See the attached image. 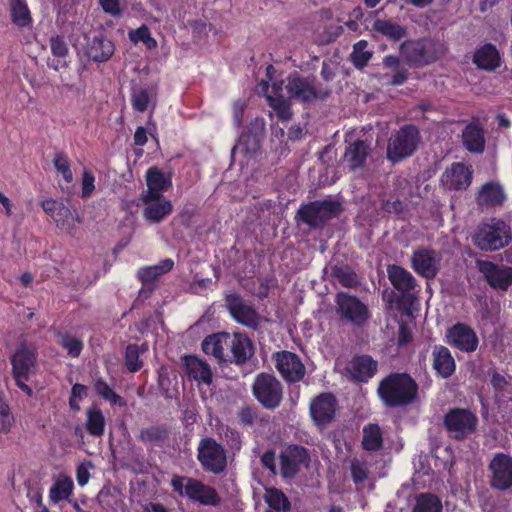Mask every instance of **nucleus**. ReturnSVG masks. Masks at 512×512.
Instances as JSON below:
<instances>
[{"label":"nucleus","instance_id":"nucleus-46","mask_svg":"<svg viewBox=\"0 0 512 512\" xmlns=\"http://www.w3.org/2000/svg\"><path fill=\"white\" fill-rule=\"evenodd\" d=\"M94 389L99 396L110 403L120 407L126 406V401L116 394L104 380L97 379L94 383Z\"/></svg>","mask_w":512,"mask_h":512},{"label":"nucleus","instance_id":"nucleus-39","mask_svg":"<svg viewBox=\"0 0 512 512\" xmlns=\"http://www.w3.org/2000/svg\"><path fill=\"white\" fill-rule=\"evenodd\" d=\"M504 200L502 188L496 184H485L479 192L477 201L479 205H499Z\"/></svg>","mask_w":512,"mask_h":512},{"label":"nucleus","instance_id":"nucleus-18","mask_svg":"<svg viewBox=\"0 0 512 512\" xmlns=\"http://www.w3.org/2000/svg\"><path fill=\"white\" fill-rule=\"evenodd\" d=\"M230 333L218 332L208 335L202 341L201 347L205 354L212 355L219 364L228 362Z\"/></svg>","mask_w":512,"mask_h":512},{"label":"nucleus","instance_id":"nucleus-16","mask_svg":"<svg viewBox=\"0 0 512 512\" xmlns=\"http://www.w3.org/2000/svg\"><path fill=\"white\" fill-rule=\"evenodd\" d=\"M337 409V400L331 393H322L310 404V414L318 426H325L332 422Z\"/></svg>","mask_w":512,"mask_h":512},{"label":"nucleus","instance_id":"nucleus-61","mask_svg":"<svg viewBox=\"0 0 512 512\" xmlns=\"http://www.w3.org/2000/svg\"><path fill=\"white\" fill-rule=\"evenodd\" d=\"M103 10L111 15L120 14V3L119 0H99Z\"/></svg>","mask_w":512,"mask_h":512},{"label":"nucleus","instance_id":"nucleus-59","mask_svg":"<svg viewBox=\"0 0 512 512\" xmlns=\"http://www.w3.org/2000/svg\"><path fill=\"white\" fill-rule=\"evenodd\" d=\"M72 218V214L70 209L65 206L63 203L59 204V207H57V210L53 216V219L55 220L58 227H64L66 225V222Z\"/></svg>","mask_w":512,"mask_h":512},{"label":"nucleus","instance_id":"nucleus-45","mask_svg":"<svg viewBox=\"0 0 512 512\" xmlns=\"http://www.w3.org/2000/svg\"><path fill=\"white\" fill-rule=\"evenodd\" d=\"M368 42L360 40L353 45V52L351 53V61L356 68H364L372 57V52L367 50Z\"/></svg>","mask_w":512,"mask_h":512},{"label":"nucleus","instance_id":"nucleus-62","mask_svg":"<svg viewBox=\"0 0 512 512\" xmlns=\"http://www.w3.org/2000/svg\"><path fill=\"white\" fill-rule=\"evenodd\" d=\"M381 209L388 213H400L403 210V203L399 200H385L381 204Z\"/></svg>","mask_w":512,"mask_h":512},{"label":"nucleus","instance_id":"nucleus-48","mask_svg":"<svg viewBox=\"0 0 512 512\" xmlns=\"http://www.w3.org/2000/svg\"><path fill=\"white\" fill-rule=\"evenodd\" d=\"M363 433V448H380L382 446V433L378 425L370 424L364 428Z\"/></svg>","mask_w":512,"mask_h":512},{"label":"nucleus","instance_id":"nucleus-9","mask_svg":"<svg viewBox=\"0 0 512 512\" xmlns=\"http://www.w3.org/2000/svg\"><path fill=\"white\" fill-rule=\"evenodd\" d=\"M335 313L341 321L361 327L369 319L370 313L366 304L357 296L339 291L335 294Z\"/></svg>","mask_w":512,"mask_h":512},{"label":"nucleus","instance_id":"nucleus-6","mask_svg":"<svg viewBox=\"0 0 512 512\" xmlns=\"http://www.w3.org/2000/svg\"><path fill=\"white\" fill-rule=\"evenodd\" d=\"M444 53V46L431 39L410 40L400 45L402 60L408 65L415 67H421L434 62Z\"/></svg>","mask_w":512,"mask_h":512},{"label":"nucleus","instance_id":"nucleus-8","mask_svg":"<svg viewBox=\"0 0 512 512\" xmlns=\"http://www.w3.org/2000/svg\"><path fill=\"white\" fill-rule=\"evenodd\" d=\"M420 142L419 130L414 125H405L391 135L387 145V158L399 162L411 156Z\"/></svg>","mask_w":512,"mask_h":512},{"label":"nucleus","instance_id":"nucleus-35","mask_svg":"<svg viewBox=\"0 0 512 512\" xmlns=\"http://www.w3.org/2000/svg\"><path fill=\"white\" fill-rule=\"evenodd\" d=\"M173 266L174 261L172 259H164L158 265L141 268L138 271V277L143 284H154L158 277L171 271Z\"/></svg>","mask_w":512,"mask_h":512},{"label":"nucleus","instance_id":"nucleus-15","mask_svg":"<svg viewBox=\"0 0 512 512\" xmlns=\"http://www.w3.org/2000/svg\"><path fill=\"white\" fill-rule=\"evenodd\" d=\"M489 469L492 472L490 484L498 490H507L512 487V457L497 453L490 462Z\"/></svg>","mask_w":512,"mask_h":512},{"label":"nucleus","instance_id":"nucleus-38","mask_svg":"<svg viewBox=\"0 0 512 512\" xmlns=\"http://www.w3.org/2000/svg\"><path fill=\"white\" fill-rule=\"evenodd\" d=\"M74 484L70 477L64 476L58 478L49 491V499L53 503L62 500H69L73 492Z\"/></svg>","mask_w":512,"mask_h":512},{"label":"nucleus","instance_id":"nucleus-21","mask_svg":"<svg viewBox=\"0 0 512 512\" xmlns=\"http://www.w3.org/2000/svg\"><path fill=\"white\" fill-rule=\"evenodd\" d=\"M114 50L115 47L111 40L103 35H97L87 39L85 54L94 62H106L111 58Z\"/></svg>","mask_w":512,"mask_h":512},{"label":"nucleus","instance_id":"nucleus-36","mask_svg":"<svg viewBox=\"0 0 512 512\" xmlns=\"http://www.w3.org/2000/svg\"><path fill=\"white\" fill-rule=\"evenodd\" d=\"M169 429L166 425H152L141 429L139 438L146 444L162 446L168 439Z\"/></svg>","mask_w":512,"mask_h":512},{"label":"nucleus","instance_id":"nucleus-47","mask_svg":"<svg viewBox=\"0 0 512 512\" xmlns=\"http://www.w3.org/2000/svg\"><path fill=\"white\" fill-rule=\"evenodd\" d=\"M155 95L156 92L154 88L135 89L132 93V105L137 111L144 112Z\"/></svg>","mask_w":512,"mask_h":512},{"label":"nucleus","instance_id":"nucleus-17","mask_svg":"<svg viewBox=\"0 0 512 512\" xmlns=\"http://www.w3.org/2000/svg\"><path fill=\"white\" fill-rule=\"evenodd\" d=\"M254 353V344L245 333L230 334L228 362L244 365L254 356Z\"/></svg>","mask_w":512,"mask_h":512},{"label":"nucleus","instance_id":"nucleus-64","mask_svg":"<svg viewBox=\"0 0 512 512\" xmlns=\"http://www.w3.org/2000/svg\"><path fill=\"white\" fill-rule=\"evenodd\" d=\"M491 384L496 390L501 391L507 385V381L500 373L494 372L491 377Z\"/></svg>","mask_w":512,"mask_h":512},{"label":"nucleus","instance_id":"nucleus-26","mask_svg":"<svg viewBox=\"0 0 512 512\" xmlns=\"http://www.w3.org/2000/svg\"><path fill=\"white\" fill-rule=\"evenodd\" d=\"M184 366L190 379L208 385L211 384L213 374L210 365L206 361L189 355L184 358Z\"/></svg>","mask_w":512,"mask_h":512},{"label":"nucleus","instance_id":"nucleus-2","mask_svg":"<svg viewBox=\"0 0 512 512\" xmlns=\"http://www.w3.org/2000/svg\"><path fill=\"white\" fill-rule=\"evenodd\" d=\"M418 384L407 373H391L379 383L377 392L386 407H405L418 400Z\"/></svg>","mask_w":512,"mask_h":512},{"label":"nucleus","instance_id":"nucleus-4","mask_svg":"<svg viewBox=\"0 0 512 512\" xmlns=\"http://www.w3.org/2000/svg\"><path fill=\"white\" fill-rule=\"evenodd\" d=\"M37 355L34 345L21 341L10 358L15 383L28 396H32L33 392L26 382L34 374Z\"/></svg>","mask_w":512,"mask_h":512},{"label":"nucleus","instance_id":"nucleus-55","mask_svg":"<svg viewBox=\"0 0 512 512\" xmlns=\"http://www.w3.org/2000/svg\"><path fill=\"white\" fill-rule=\"evenodd\" d=\"M402 295L398 298L397 304L398 308L402 313H405L406 315L411 314V307L413 303L416 301V297L414 294L409 292H401Z\"/></svg>","mask_w":512,"mask_h":512},{"label":"nucleus","instance_id":"nucleus-7","mask_svg":"<svg viewBox=\"0 0 512 512\" xmlns=\"http://www.w3.org/2000/svg\"><path fill=\"white\" fill-rule=\"evenodd\" d=\"M255 399L267 410H274L281 405L284 391L279 379L270 373H260L252 384Z\"/></svg>","mask_w":512,"mask_h":512},{"label":"nucleus","instance_id":"nucleus-27","mask_svg":"<svg viewBox=\"0 0 512 512\" xmlns=\"http://www.w3.org/2000/svg\"><path fill=\"white\" fill-rule=\"evenodd\" d=\"M226 450H198V460L203 469L214 474H220L227 466Z\"/></svg>","mask_w":512,"mask_h":512},{"label":"nucleus","instance_id":"nucleus-32","mask_svg":"<svg viewBox=\"0 0 512 512\" xmlns=\"http://www.w3.org/2000/svg\"><path fill=\"white\" fill-rule=\"evenodd\" d=\"M433 367L443 378L450 377L455 371V361L448 348L435 346Z\"/></svg>","mask_w":512,"mask_h":512},{"label":"nucleus","instance_id":"nucleus-22","mask_svg":"<svg viewBox=\"0 0 512 512\" xmlns=\"http://www.w3.org/2000/svg\"><path fill=\"white\" fill-rule=\"evenodd\" d=\"M308 450H284L280 455L281 472L284 477L292 478L300 470V465L308 466Z\"/></svg>","mask_w":512,"mask_h":512},{"label":"nucleus","instance_id":"nucleus-53","mask_svg":"<svg viewBox=\"0 0 512 512\" xmlns=\"http://www.w3.org/2000/svg\"><path fill=\"white\" fill-rule=\"evenodd\" d=\"M351 477L355 484L363 483L368 477V469L364 462L357 459L351 462Z\"/></svg>","mask_w":512,"mask_h":512},{"label":"nucleus","instance_id":"nucleus-31","mask_svg":"<svg viewBox=\"0 0 512 512\" xmlns=\"http://www.w3.org/2000/svg\"><path fill=\"white\" fill-rule=\"evenodd\" d=\"M462 139L468 151L473 153H482L484 151V131L479 125L475 123L467 125L462 133Z\"/></svg>","mask_w":512,"mask_h":512},{"label":"nucleus","instance_id":"nucleus-44","mask_svg":"<svg viewBox=\"0 0 512 512\" xmlns=\"http://www.w3.org/2000/svg\"><path fill=\"white\" fill-rule=\"evenodd\" d=\"M12 21L20 27L31 23L30 11L25 0H10Z\"/></svg>","mask_w":512,"mask_h":512},{"label":"nucleus","instance_id":"nucleus-42","mask_svg":"<svg viewBox=\"0 0 512 512\" xmlns=\"http://www.w3.org/2000/svg\"><path fill=\"white\" fill-rule=\"evenodd\" d=\"M265 501L273 510L288 512L291 509V503L288 497L277 488L266 490Z\"/></svg>","mask_w":512,"mask_h":512},{"label":"nucleus","instance_id":"nucleus-41","mask_svg":"<svg viewBox=\"0 0 512 512\" xmlns=\"http://www.w3.org/2000/svg\"><path fill=\"white\" fill-rule=\"evenodd\" d=\"M471 183V172L462 163L452 165L449 187L454 190L466 189Z\"/></svg>","mask_w":512,"mask_h":512},{"label":"nucleus","instance_id":"nucleus-58","mask_svg":"<svg viewBox=\"0 0 512 512\" xmlns=\"http://www.w3.org/2000/svg\"><path fill=\"white\" fill-rule=\"evenodd\" d=\"M12 421L13 416L10 413L8 405L0 400V430L8 431Z\"/></svg>","mask_w":512,"mask_h":512},{"label":"nucleus","instance_id":"nucleus-54","mask_svg":"<svg viewBox=\"0 0 512 512\" xmlns=\"http://www.w3.org/2000/svg\"><path fill=\"white\" fill-rule=\"evenodd\" d=\"M90 468H93L91 461H84L77 466L76 480L79 486L83 487L88 483L90 479Z\"/></svg>","mask_w":512,"mask_h":512},{"label":"nucleus","instance_id":"nucleus-33","mask_svg":"<svg viewBox=\"0 0 512 512\" xmlns=\"http://www.w3.org/2000/svg\"><path fill=\"white\" fill-rule=\"evenodd\" d=\"M372 29L392 41H399L407 36V29L389 19H376Z\"/></svg>","mask_w":512,"mask_h":512},{"label":"nucleus","instance_id":"nucleus-13","mask_svg":"<svg viewBox=\"0 0 512 512\" xmlns=\"http://www.w3.org/2000/svg\"><path fill=\"white\" fill-rule=\"evenodd\" d=\"M278 372L288 383H296L305 376V366L299 356L290 351H280L273 355Z\"/></svg>","mask_w":512,"mask_h":512},{"label":"nucleus","instance_id":"nucleus-19","mask_svg":"<svg viewBox=\"0 0 512 512\" xmlns=\"http://www.w3.org/2000/svg\"><path fill=\"white\" fill-rule=\"evenodd\" d=\"M412 265L418 274L433 278L439 270L440 257L434 250L420 249L413 253Z\"/></svg>","mask_w":512,"mask_h":512},{"label":"nucleus","instance_id":"nucleus-52","mask_svg":"<svg viewBox=\"0 0 512 512\" xmlns=\"http://www.w3.org/2000/svg\"><path fill=\"white\" fill-rule=\"evenodd\" d=\"M130 40L134 43L143 42L148 49L156 47V41L151 37L147 26L143 25L135 31L130 32Z\"/></svg>","mask_w":512,"mask_h":512},{"label":"nucleus","instance_id":"nucleus-14","mask_svg":"<svg viewBox=\"0 0 512 512\" xmlns=\"http://www.w3.org/2000/svg\"><path fill=\"white\" fill-rule=\"evenodd\" d=\"M477 267L494 289L507 291L512 285V267L482 260L477 261Z\"/></svg>","mask_w":512,"mask_h":512},{"label":"nucleus","instance_id":"nucleus-60","mask_svg":"<svg viewBox=\"0 0 512 512\" xmlns=\"http://www.w3.org/2000/svg\"><path fill=\"white\" fill-rule=\"evenodd\" d=\"M82 196L88 197L94 190V176L89 171H84L82 179Z\"/></svg>","mask_w":512,"mask_h":512},{"label":"nucleus","instance_id":"nucleus-28","mask_svg":"<svg viewBox=\"0 0 512 512\" xmlns=\"http://www.w3.org/2000/svg\"><path fill=\"white\" fill-rule=\"evenodd\" d=\"M377 366V362L370 356L362 355L355 357L347 369L355 380L365 382L376 373Z\"/></svg>","mask_w":512,"mask_h":512},{"label":"nucleus","instance_id":"nucleus-37","mask_svg":"<svg viewBox=\"0 0 512 512\" xmlns=\"http://www.w3.org/2000/svg\"><path fill=\"white\" fill-rule=\"evenodd\" d=\"M441 499L430 492H423L415 497V505L412 512H442Z\"/></svg>","mask_w":512,"mask_h":512},{"label":"nucleus","instance_id":"nucleus-40","mask_svg":"<svg viewBox=\"0 0 512 512\" xmlns=\"http://www.w3.org/2000/svg\"><path fill=\"white\" fill-rule=\"evenodd\" d=\"M385 68L391 69L394 72L393 77L388 82L391 86H398L403 84L408 79V70L401 65V59L397 56H386L383 59Z\"/></svg>","mask_w":512,"mask_h":512},{"label":"nucleus","instance_id":"nucleus-3","mask_svg":"<svg viewBox=\"0 0 512 512\" xmlns=\"http://www.w3.org/2000/svg\"><path fill=\"white\" fill-rule=\"evenodd\" d=\"M342 212L343 206L339 200L327 198L302 205L295 219L307 224L310 228L318 229L323 228L327 222L338 217Z\"/></svg>","mask_w":512,"mask_h":512},{"label":"nucleus","instance_id":"nucleus-63","mask_svg":"<svg viewBox=\"0 0 512 512\" xmlns=\"http://www.w3.org/2000/svg\"><path fill=\"white\" fill-rule=\"evenodd\" d=\"M411 339L412 333L410 329L405 324H401L398 333V345H406L411 341Z\"/></svg>","mask_w":512,"mask_h":512},{"label":"nucleus","instance_id":"nucleus-11","mask_svg":"<svg viewBox=\"0 0 512 512\" xmlns=\"http://www.w3.org/2000/svg\"><path fill=\"white\" fill-rule=\"evenodd\" d=\"M444 424L456 439H465L476 431L478 418L468 409L455 408L444 417Z\"/></svg>","mask_w":512,"mask_h":512},{"label":"nucleus","instance_id":"nucleus-25","mask_svg":"<svg viewBox=\"0 0 512 512\" xmlns=\"http://www.w3.org/2000/svg\"><path fill=\"white\" fill-rule=\"evenodd\" d=\"M330 271V276L337 280L345 288H357L361 281L357 273L347 264L330 262L324 269V273Z\"/></svg>","mask_w":512,"mask_h":512},{"label":"nucleus","instance_id":"nucleus-30","mask_svg":"<svg viewBox=\"0 0 512 512\" xmlns=\"http://www.w3.org/2000/svg\"><path fill=\"white\" fill-rule=\"evenodd\" d=\"M387 273L390 282L399 292H409L416 286L413 275L401 266L389 265Z\"/></svg>","mask_w":512,"mask_h":512},{"label":"nucleus","instance_id":"nucleus-20","mask_svg":"<svg viewBox=\"0 0 512 512\" xmlns=\"http://www.w3.org/2000/svg\"><path fill=\"white\" fill-rule=\"evenodd\" d=\"M447 337L455 347L462 351L473 352L478 346L476 333L467 325L458 323L448 330Z\"/></svg>","mask_w":512,"mask_h":512},{"label":"nucleus","instance_id":"nucleus-43","mask_svg":"<svg viewBox=\"0 0 512 512\" xmlns=\"http://www.w3.org/2000/svg\"><path fill=\"white\" fill-rule=\"evenodd\" d=\"M146 351V344H142L141 346L137 344H129L126 347L125 365L130 372H137L142 368L143 362L140 360V354H143Z\"/></svg>","mask_w":512,"mask_h":512},{"label":"nucleus","instance_id":"nucleus-57","mask_svg":"<svg viewBox=\"0 0 512 512\" xmlns=\"http://www.w3.org/2000/svg\"><path fill=\"white\" fill-rule=\"evenodd\" d=\"M239 418L242 424L251 426L258 418L257 408L251 406L243 407L239 412Z\"/></svg>","mask_w":512,"mask_h":512},{"label":"nucleus","instance_id":"nucleus-50","mask_svg":"<svg viewBox=\"0 0 512 512\" xmlns=\"http://www.w3.org/2000/svg\"><path fill=\"white\" fill-rule=\"evenodd\" d=\"M87 429L93 435H101L104 429V416L99 409H89L87 412Z\"/></svg>","mask_w":512,"mask_h":512},{"label":"nucleus","instance_id":"nucleus-56","mask_svg":"<svg viewBox=\"0 0 512 512\" xmlns=\"http://www.w3.org/2000/svg\"><path fill=\"white\" fill-rule=\"evenodd\" d=\"M50 46L53 55L57 57H65L68 53V47L64 39L60 36H54L50 39Z\"/></svg>","mask_w":512,"mask_h":512},{"label":"nucleus","instance_id":"nucleus-5","mask_svg":"<svg viewBox=\"0 0 512 512\" xmlns=\"http://www.w3.org/2000/svg\"><path fill=\"white\" fill-rule=\"evenodd\" d=\"M171 486L180 496H186L201 505L218 506L221 503L217 490L198 479L175 475L171 479Z\"/></svg>","mask_w":512,"mask_h":512},{"label":"nucleus","instance_id":"nucleus-1","mask_svg":"<svg viewBox=\"0 0 512 512\" xmlns=\"http://www.w3.org/2000/svg\"><path fill=\"white\" fill-rule=\"evenodd\" d=\"M272 92L274 95L267 96V100L281 120L291 119L292 100L310 104L318 99H324L330 94L329 89L318 88L314 79L301 77L297 73L288 76L286 84L284 81L274 82Z\"/></svg>","mask_w":512,"mask_h":512},{"label":"nucleus","instance_id":"nucleus-49","mask_svg":"<svg viewBox=\"0 0 512 512\" xmlns=\"http://www.w3.org/2000/svg\"><path fill=\"white\" fill-rule=\"evenodd\" d=\"M58 343L67 350L71 357H78L83 349L80 339L65 333H58Z\"/></svg>","mask_w":512,"mask_h":512},{"label":"nucleus","instance_id":"nucleus-24","mask_svg":"<svg viewBox=\"0 0 512 512\" xmlns=\"http://www.w3.org/2000/svg\"><path fill=\"white\" fill-rule=\"evenodd\" d=\"M371 151L372 149L366 141L357 139L349 143L346 147L344 161L347 163L350 170L354 171L363 168Z\"/></svg>","mask_w":512,"mask_h":512},{"label":"nucleus","instance_id":"nucleus-10","mask_svg":"<svg viewBox=\"0 0 512 512\" xmlns=\"http://www.w3.org/2000/svg\"><path fill=\"white\" fill-rule=\"evenodd\" d=\"M510 239L509 229L503 221H497L491 225H482L473 237L474 244L485 251L503 248L509 243Z\"/></svg>","mask_w":512,"mask_h":512},{"label":"nucleus","instance_id":"nucleus-23","mask_svg":"<svg viewBox=\"0 0 512 512\" xmlns=\"http://www.w3.org/2000/svg\"><path fill=\"white\" fill-rule=\"evenodd\" d=\"M148 190L141 194L142 201L162 196L161 192L167 190L171 185V178L166 176L156 167H151L146 174Z\"/></svg>","mask_w":512,"mask_h":512},{"label":"nucleus","instance_id":"nucleus-51","mask_svg":"<svg viewBox=\"0 0 512 512\" xmlns=\"http://www.w3.org/2000/svg\"><path fill=\"white\" fill-rule=\"evenodd\" d=\"M53 163L56 170L62 174L64 180L70 183L73 180V174L67 157L62 152L56 153Z\"/></svg>","mask_w":512,"mask_h":512},{"label":"nucleus","instance_id":"nucleus-29","mask_svg":"<svg viewBox=\"0 0 512 512\" xmlns=\"http://www.w3.org/2000/svg\"><path fill=\"white\" fill-rule=\"evenodd\" d=\"M146 205L143 215L144 218L152 223H158L163 220L172 211V203L163 196L143 201Z\"/></svg>","mask_w":512,"mask_h":512},{"label":"nucleus","instance_id":"nucleus-34","mask_svg":"<svg viewBox=\"0 0 512 512\" xmlns=\"http://www.w3.org/2000/svg\"><path fill=\"white\" fill-rule=\"evenodd\" d=\"M499 60V53L492 44L484 45L474 55V63L486 70H494L498 67Z\"/></svg>","mask_w":512,"mask_h":512},{"label":"nucleus","instance_id":"nucleus-12","mask_svg":"<svg viewBox=\"0 0 512 512\" xmlns=\"http://www.w3.org/2000/svg\"><path fill=\"white\" fill-rule=\"evenodd\" d=\"M226 307L231 316L240 324L257 330L260 325V315L253 306L248 305L240 295L233 293L225 297Z\"/></svg>","mask_w":512,"mask_h":512}]
</instances>
